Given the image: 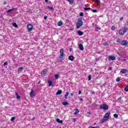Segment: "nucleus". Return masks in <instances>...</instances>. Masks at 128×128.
<instances>
[{
	"label": "nucleus",
	"mask_w": 128,
	"mask_h": 128,
	"mask_svg": "<svg viewBox=\"0 0 128 128\" xmlns=\"http://www.w3.org/2000/svg\"><path fill=\"white\" fill-rule=\"evenodd\" d=\"M84 23L82 22V18H78V21L76 24V27L77 28H80V26H82Z\"/></svg>",
	"instance_id": "obj_1"
},
{
	"label": "nucleus",
	"mask_w": 128,
	"mask_h": 128,
	"mask_svg": "<svg viewBox=\"0 0 128 128\" xmlns=\"http://www.w3.org/2000/svg\"><path fill=\"white\" fill-rule=\"evenodd\" d=\"M110 112L106 113L103 118L101 120V122H106L108 120V118H110Z\"/></svg>",
	"instance_id": "obj_2"
},
{
	"label": "nucleus",
	"mask_w": 128,
	"mask_h": 128,
	"mask_svg": "<svg viewBox=\"0 0 128 128\" xmlns=\"http://www.w3.org/2000/svg\"><path fill=\"white\" fill-rule=\"evenodd\" d=\"M100 108L104 110H108V105L106 104L100 105Z\"/></svg>",
	"instance_id": "obj_3"
},
{
	"label": "nucleus",
	"mask_w": 128,
	"mask_h": 128,
	"mask_svg": "<svg viewBox=\"0 0 128 128\" xmlns=\"http://www.w3.org/2000/svg\"><path fill=\"white\" fill-rule=\"evenodd\" d=\"M60 62H62V60L64 59H62V58L64 56V48H62L60 50Z\"/></svg>",
	"instance_id": "obj_4"
},
{
	"label": "nucleus",
	"mask_w": 128,
	"mask_h": 128,
	"mask_svg": "<svg viewBox=\"0 0 128 128\" xmlns=\"http://www.w3.org/2000/svg\"><path fill=\"white\" fill-rule=\"evenodd\" d=\"M27 28L28 30V32H32V28H34V26L32 24H29L27 26Z\"/></svg>",
	"instance_id": "obj_5"
},
{
	"label": "nucleus",
	"mask_w": 128,
	"mask_h": 128,
	"mask_svg": "<svg viewBox=\"0 0 128 128\" xmlns=\"http://www.w3.org/2000/svg\"><path fill=\"white\" fill-rule=\"evenodd\" d=\"M128 42L126 40H124L122 41V46H128Z\"/></svg>",
	"instance_id": "obj_6"
},
{
	"label": "nucleus",
	"mask_w": 128,
	"mask_h": 128,
	"mask_svg": "<svg viewBox=\"0 0 128 128\" xmlns=\"http://www.w3.org/2000/svg\"><path fill=\"white\" fill-rule=\"evenodd\" d=\"M46 70H44L42 72H41V74L42 76H46Z\"/></svg>",
	"instance_id": "obj_7"
},
{
	"label": "nucleus",
	"mask_w": 128,
	"mask_h": 128,
	"mask_svg": "<svg viewBox=\"0 0 128 128\" xmlns=\"http://www.w3.org/2000/svg\"><path fill=\"white\" fill-rule=\"evenodd\" d=\"M109 60H116V56H109Z\"/></svg>",
	"instance_id": "obj_8"
},
{
	"label": "nucleus",
	"mask_w": 128,
	"mask_h": 128,
	"mask_svg": "<svg viewBox=\"0 0 128 128\" xmlns=\"http://www.w3.org/2000/svg\"><path fill=\"white\" fill-rule=\"evenodd\" d=\"M120 72H122V74H126L128 72V70L126 69H122Z\"/></svg>",
	"instance_id": "obj_9"
},
{
	"label": "nucleus",
	"mask_w": 128,
	"mask_h": 128,
	"mask_svg": "<svg viewBox=\"0 0 128 128\" xmlns=\"http://www.w3.org/2000/svg\"><path fill=\"white\" fill-rule=\"evenodd\" d=\"M68 60H71V62H74V56H70L68 57Z\"/></svg>",
	"instance_id": "obj_10"
},
{
	"label": "nucleus",
	"mask_w": 128,
	"mask_h": 128,
	"mask_svg": "<svg viewBox=\"0 0 128 128\" xmlns=\"http://www.w3.org/2000/svg\"><path fill=\"white\" fill-rule=\"evenodd\" d=\"M79 48L80 50H84V46L82 45V44H80L79 45Z\"/></svg>",
	"instance_id": "obj_11"
},
{
	"label": "nucleus",
	"mask_w": 128,
	"mask_h": 128,
	"mask_svg": "<svg viewBox=\"0 0 128 128\" xmlns=\"http://www.w3.org/2000/svg\"><path fill=\"white\" fill-rule=\"evenodd\" d=\"M78 34L80 36H82V34H84V32L80 30H79L78 32Z\"/></svg>",
	"instance_id": "obj_12"
},
{
	"label": "nucleus",
	"mask_w": 128,
	"mask_h": 128,
	"mask_svg": "<svg viewBox=\"0 0 128 128\" xmlns=\"http://www.w3.org/2000/svg\"><path fill=\"white\" fill-rule=\"evenodd\" d=\"M62 90H58L57 92L56 93V96H58L60 94H62Z\"/></svg>",
	"instance_id": "obj_13"
},
{
	"label": "nucleus",
	"mask_w": 128,
	"mask_h": 128,
	"mask_svg": "<svg viewBox=\"0 0 128 128\" xmlns=\"http://www.w3.org/2000/svg\"><path fill=\"white\" fill-rule=\"evenodd\" d=\"M66 1L68 2L70 4H74V0H66Z\"/></svg>",
	"instance_id": "obj_14"
},
{
	"label": "nucleus",
	"mask_w": 128,
	"mask_h": 128,
	"mask_svg": "<svg viewBox=\"0 0 128 128\" xmlns=\"http://www.w3.org/2000/svg\"><path fill=\"white\" fill-rule=\"evenodd\" d=\"M56 122L59 124H62V120H60V118H58L56 119Z\"/></svg>",
	"instance_id": "obj_15"
},
{
	"label": "nucleus",
	"mask_w": 128,
	"mask_h": 128,
	"mask_svg": "<svg viewBox=\"0 0 128 128\" xmlns=\"http://www.w3.org/2000/svg\"><path fill=\"white\" fill-rule=\"evenodd\" d=\"M34 90H31V92H30V96L31 98H34Z\"/></svg>",
	"instance_id": "obj_16"
},
{
	"label": "nucleus",
	"mask_w": 128,
	"mask_h": 128,
	"mask_svg": "<svg viewBox=\"0 0 128 128\" xmlns=\"http://www.w3.org/2000/svg\"><path fill=\"white\" fill-rule=\"evenodd\" d=\"M78 112H80V110H78V108L76 109V112H74V116H76V114H78Z\"/></svg>",
	"instance_id": "obj_17"
},
{
	"label": "nucleus",
	"mask_w": 128,
	"mask_h": 128,
	"mask_svg": "<svg viewBox=\"0 0 128 128\" xmlns=\"http://www.w3.org/2000/svg\"><path fill=\"white\" fill-rule=\"evenodd\" d=\"M58 26H62V22L60 21V22H58Z\"/></svg>",
	"instance_id": "obj_18"
},
{
	"label": "nucleus",
	"mask_w": 128,
	"mask_h": 128,
	"mask_svg": "<svg viewBox=\"0 0 128 128\" xmlns=\"http://www.w3.org/2000/svg\"><path fill=\"white\" fill-rule=\"evenodd\" d=\"M47 8L50 10H54V8L53 7L48 6Z\"/></svg>",
	"instance_id": "obj_19"
},
{
	"label": "nucleus",
	"mask_w": 128,
	"mask_h": 128,
	"mask_svg": "<svg viewBox=\"0 0 128 128\" xmlns=\"http://www.w3.org/2000/svg\"><path fill=\"white\" fill-rule=\"evenodd\" d=\"M119 34H120V36H123V34H124V31L120 30L119 31Z\"/></svg>",
	"instance_id": "obj_20"
},
{
	"label": "nucleus",
	"mask_w": 128,
	"mask_h": 128,
	"mask_svg": "<svg viewBox=\"0 0 128 128\" xmlns=\"http://www.w3.org/2000/svg\"><path fill=\"white\" fill-rule=\"evenodd\" d=\"M48 84H49V86H52V82L48 80Z\"/></svg>",
	"instance_id": "obj_21"
},
{
	"label": "nucleus",
	"mask_w": 128,
	"mask_h": 128,
	"mask_svg": "<svg viewBox=\"0 0 128 128\" xmlns=\"http://www.w3.org/2000/svg\"><path fill=\"white\" fill-rule=\"evenodd\" d=\"M62 104H63V106H68V102H62Z\"/></svg>",
	"instance_id": "obj_22"
},
{
	"label": "nucleus",
	"mask_w": 128,
	"mask_h": 128,
	"mask_svg": "<svg viewBox=\"0 0 128 128\" xmlns=\"http://www.w3.org/2000/svg\"><path fill=\"white\" fill-rule=\"evenodd\" d=\"M12 24L14 26V28H18V24H16V23L14 22Z\"/></svg>",
	"instance_id": "obj_23"
},
{
	"label": "nucleus",
	"mask_w": 128,
	"mask_h": 128,
	"mask_svg": "<svg viewBox=\"0 0 128 128\" xmlns=\"http://www.w3.org/2000/svg\"><path fill=\"white\" fill-rule=\"evenodd\" d=\"M14 10V8L10 9L9 10H7L6 12H8V14L10 12H12V10Z\"/></svg>",
	"instance_id": "obj_24"
},
{
	"label": "nucleus",
	"mask_w": 128,
	"mask_h": 128,
	"mask_svg": "<svg viewBox=\"0 0 128 128\" xmlns=\"http://www.w3.org/2000/svg\"><path fill=\"white\" fill-rule=\"evenodd\" d=\"M68 96V92H66V94L64 95V98L67 100Z\"/></svg>",
	"instance_id": "obj_25"
},
{
	"label": "nucleus",
	"mask_w": 128,
	"mask_h": 128,
	"mask_svg": "<svg viewBox=\"0 0 128 128\" xmlns=\"http://www.w3.org/2000/svg\"><path fill=\"white\" fill-rule=\"evenodd\" d=\"M54 78L56 80H58V78H60V75L59 74H55Z\"/></svg>",
	"instance_id": "obj_26"
},
{
	"label": "nucleus",
	"mask_w": 128,
	"mask_h": 128,
	"mask_svg": "<svg viewBox=\"0 0 128 128\" xmlns=\"http://www.w3.org/2000/svg\"><path fill=\"white\" fill-rule=\"evenodd\" d=\"M128 28H126L123 29L122 31L124 32V34H126V32H128Z\"/></svg>",
	"instance_id": "obj_27"
},
{
	"label": "nucleus",
	"mask_w": 128,
	"mask_h": 128,
	"mask_svg": "<svg viewBox=\"0 0 128 128\" xmlns=\"http://www.w3.org/2000/svg\"><path fill=\"white\" fill-rule=\"evenodd\" d=\"M16 98H18V100H20V96H18V92L16 93Z\"/></svg>",
	"instance_id": "obj_28"
},
{
	"label": "nucleus",
	"mask_w": 128,
	"mask_h": 128,
	"mask_svg": "<svg viewBox=\"0 0 128 128\" xmlns=\"http://www.w3.org/2000/svg\"><path fill=\"white\" fill-rule=\"evenodd\" d=\"M114 118H118V115L116 114H114Z\"/></svg>",
	"instance_id": "obj_29"
},
{
	"label": "nucleus",
	"mask_w": 128,
	"mask_h": 128,
	"mask_svg": "<svg viewBox=\"0 0 128 128\" xmlns=\"http://www.w3.org/2000/svg\"><path fill=\"white\" fill-rule=\"evenodd\" d=\"M24 68L23 67H20L18 70V72H22V70H24Z\"/></svg>",
	"instance_id": "obj_30"
},
{
	"label": "nucleus",
	"mask_w": 128,
	"mask_h": 128,
	"mask_svg": "<svg viewBox=\"0 0 128 128\" xmlns=\"http://www.w3.org/2000/svg\"><path fill=\"white\" fill-rule=\"evenodd\" d=\"M124 90L128 92V86H126V88H124Z\"/></svg>",
	"instance_id": "obj_31"
},
{
	"label": "nucleus",
	"mask_w": 128,
	"mask_h": 128,
	"mask_svg": "<svg viewBox=\"0 0 128 128\" xmlns=\"http://www.w3.org/2000/svg\"><path fill=\"white\" fill-rule=\"evenodd\" d=\"M90 10V8H84V10Z\"/></svg>",
	"instance_id": "obj_32"
},
{
	"label": "nucleus",
	"mask_w": 128,
	"mask_h": 128,
	"mask_svg": "<svg viewBox=\"0 0 128 128\" xmlns=\"http://www.w3.org/2000/svg\"><path fill=\"white\" fill-rule=\"evenodd\" d=\"M96 32H98V30H100V28L98 26L96 27Z\"/></svg>",
	"instance_id": "obj_33"
},
{
	"label": "nucleus",
	"mask_w": 128,
	"mask_h": 128,
	"mask_svg": "<svg viewBox=\"0 0 128 128\" xmlns=\"http://www.w3.org/2000/svg\"><path fill=\"white\" fill-rule=\"evenodd\" d=\"M92 80V75H90L88 76V80Z\"/></svg>",
	"instance_id": "obj_34"
},
{
	"label": "nucleus",
	"mask_w": 128,
	"mask_h": 128,
	"mask_svg": "<svg viewBox=\"0 0 128 128\" xmlns=\"http://www.w3.org/2000/svg\"><path fill=\"white\" fill-rule=\"evenodd\" d=\"M111 30H116V27L114 26H112Z\"/></svg>",
	"instance_id": "obj_35"
},
{
	"label": "nucleus",
	"mask_w": 128,
	"mask_h": 128,
	"mask_svg": "<svg viewBox=\"0 0 128 128\" xmlns=\"http://www.w3.org/2000/svg\"><path fill=\"white\" fill-rule=\"evenodd\" d=\"M14 120H16V117H12L11 118V122H14Z\"/></svg>",
	"instance_id": "obj_36"
},
{
	"label": "nucleus",
	"mask_w": 128,
	"mask_h": 128,
	"mask_svg": "<svg viewBox=\"0 0 128 128\" xmlns=\"http://www.w3.org/2000/svg\"><path fill=\"white\" fill-rule=\"evenodd\" d=\"M80 16H84V12H81L80 14Z\"/></svg>",
	"instance_id": "obj_37"
},
{
	"label": "nucleus",
	"mask_w": 128,
	"mask_h": 128,
	"mask_svg": "<svg viewBox=\"0 0 128 128\" xmlns=\"http://www.w3.org/2000/svg\"><path fill=\"white\" fill-rule=\"evenodd\" d=\"M4 66H8V62H5L4 64Z\"/></svg>",
	"instance_id": "obj_38"
},
{
	"label": "nucleus",
	"mask_w": 128,
	"mask_h": 128,
	"mask_svg": "<svg viewBox=\"0 0 128 128\" xmlns=\"http://www.w3.org/2000/svg\"><path fill=\"white\" fill-rule=\"evenodd\" d=\"M120 79L118 77L116 79V82H120Z\"/></svg>",
	"instance_id": "obj_39"
},
{
	"label": "nucleus",
	"mask_w": 128,
	"mask_h": 128,
	"mask_svg": "<svg viewBox=\"0 0 128 128\" xmlns=\"http://www.w3.org/2000/svg\"><path fill=\"white\" fill-rule=\"evenodd\" d=\"M116 42H120V39L118 38V39L117 40H116Z\"/></svg>",
	"instance_id": "obj_40"
},
{
	"label": "nucleus",
	"mask_w": 128,
	"mask_h": 128,
	"mask_svg": "<svg viewBox=\"0 0 128 128\" xmlns=\"http://www.w3.org/2000/svg\"><path fill=\"white\" fill-rule=\"evenodd\" d=\"M118 100H119L120 102H122V98H120L118 99Z\"/></svg>",
	"instance_id": "obj_41"
},
{
	"label": "nucleus",
	"mask_w": 128,
	"mask_h": 128,
	"mask_svg": "<svg viewBox=\"0 0 128 128\" xmlns=\"http://www.w3.org/2000/svg\"><path fill=\"white\" fill-rule=\"evenodd\" d=\"M108 45V42H105L104 44V46H106Z\"/></svg>",
	"instance_id": "obj_42"
},
{
	"label": "nucleus",
	"mask_w": 128,
	"mask_h": 128,
	"mask_svg": "<svg viewBox=\"0 0 128 128\" xmlns=\"http://www.w3.org/2000/svg\"><path fill=\"white\" fill-rule=\"evenodd\" d=\"M122 20H124V17H121L120 18V22H122Z\"/></svg>",
	"instance_id": "obj_43"
},
{
	"label": "nucleus",
	"mask_w": 128,
	"mask_h": 128,
	"mask_svg": "<svg viewBox=\"0 0 128 128\" xmlns=\"http://www.w3.org/2000/svg\"><path fill=\"white\" fill-rule=\"evenodd\" d=\"M92 12H98V10H92Z\"/></svg>",
	"instance_id": "obj_44"
},
{
	"label": "nucleus",
	"mask_w": 128,
	"mask_h": 128,
	"mask_svg": "<svg viewBox=\"0 0 128 128\" xmlns=\"http://www.w3.org/2000/svg\"><path fill=\"white\" fill-rule=\"evenodd\" d=\"M112 70V67H110L108 68V70Z\"/></svg>",
	"instance_id": "obj_45"
},
{
	"label": "nucleus",
	"mask_w": 128,
	"mask_h": 128,
	"mask_svg": "<svg viewBox=\"0 0 128 128\" xmlns=\"http://www.w3.org/2000/svg\"><path fill=\"white\" fill-rule=\"evenodd\" d=\"M76 118H73V120H74V122H76Z\"/></svg>",
	"instance_id": "obj_46"
},
{
	"label": "nucleus",
	"mask_w": 128,
	"mask_h": 128,
	"mask_svg": "<svg viewBox=\"0 0 128 128\" xmlns=\"http://www.w3.org/2000/svg\"><path fill=\"white\" fill-rule=\"evenodd\" d=\"M122 62H126V59H122Z\"/></svg>",
	"instance_id": "obj_47"
},
{
	"label": "nucleus",
	"mask_w": 128,
	"mask_h": 128,
	"mask_svg": "<svg viewBox=\"0 0 128 128\" xmlns=\"http://www.w3.org/2000/svg\"><path fill=\"white\" fill-rule=\"evenodd\" d=\"M79 100H80V102H82V98H79Z\"/></svg>",
	"instance_id": "obj_48"
},
{
	"label": "nucleus",
	"mask_w": 128,
	"mask_h": 128,
	"mask_svg": "<svg viewBox=\"0 0 128 128\" xmlns=\"http://www.w3.org/2000/svg\"><path fill=\"white\" fill-rule=\"evenodd\" d=\"M47 18H48V16H44V20H46Z\"/></svg>",
	"instance_id": "obj_49"
},
{
	"label": "nucleus",
	"mask_w": 128,
	"mask_h": 128,
	"mask_svg": "<svg viewBox=\"0 0 128 128\" xmlns=\"http://www.w3.org/2000/svg\"><path fill=\"white\" fill-rule=\"evenodd\" d=\"M82 94V91L79 90L78 94Z\"/></svg>",
	"instance_id": "obj_50"
},
{
	"label": "nucleus",
	"mask_w": 128,
	"mask_h": 128,
	"mask_svg": "<svg viewBox=\"0 0 128 128\" xmlns=\"http://www.w3.org/2000/svg\"><path fill=\"white\" fill-rule=\"evenodd\" d=\"M94 1L95 2H98V0H94Z\"/></svg>",
	"instance_id": "obj_51"
},
{
	"label": "nucleus",
	"mask_w": 128,
	"mask_h": 128,
	"mask_svg": "<svg viewBox=\"0 0 128 128\" xmlns=\"http://www.w3.org/2000/svg\"><path fill=\"white\" fill-rule=\"evenodd\" d=\"M70 96H74V93H71V94H70Z\"/></svg>",
	"instance_id": "obj_52"
},
{
	"label": "nucleus",
	"mask_w": 128,
	"mask_h": 128,
	"mask_svg": "<svg viewBox=\"0 0 128 128\" xmlns=\"http://www.w3.org/2000/svg\"><path fill=\"white\" fill-rule=\"evenodd\" d=\"M45 2H48V0H45Z\"/></svg>",
	"instance_id": "obj_53"
},
{
	"label": "nucleus",
	"mask_w": 128,
	"mask_h": 128,
	"mask_svg": "<svg viewBox=\"0 0 128 128\" xmlns=\"http://www.w3.org/2000/svg\"><path fill=\"white\" fill-rule=\"evenodd\" d=\"M6 4V2H4V4Z\"/></svg>",
	"instance_id": "obj_54"
},
{
	"label": "nucleus",
	"mask_w": 128,
	"mask_h": 128,
	"mask_svg": "<svg viewBox=\"0 0 128 128\" xmlns=\"http://www.w3.org/2000/svg\"><path fill=\"white\" fill-rule=\"evenodd\" d=\"M98 60H100L99 59H96V61L98 62Z\"/></svg>",
	"instance_id": "obj_55"
},
{
	"label": "nucleus",
	"mask_w": 128,
	"mask_h": 128,
	"mask_svg": "<svg viewBox=\"0 0 128 128\" xmlns=\"http://www.w3.org/2000/svg\"><path fill=\"white\" fill-rule=\"evenodd\" d=\"M98 127H92L91 128H97Z\"/></svg>",
	"instance_id": "obj_56"
},
{
	"label": "nucleus",
	"mask_w": 128,
	"mask_h": 128,
	"mask_svg": "<svg viewBox=\"0 0 128 128\" xmlns=\"http://www.w3.org/2000/svg\"><path fill=\"white\" fill-rule=\"evenodd\" d=\"M38 84H40V81H39V82H38Z\"/></svg>",
	"instance_id": "obj_57"
},
{
	"label": "nucleus",
	"mask_w": 128,
	"mask_h": 128,
	"mask_svg": "<svg viewBox=\"0 0 128 128\" xmlns=\"http://www.w3.org/2000/svg\"><path fill=\"white\" fill-rule=\"evenodd\" d=\"M88 114H90V112H88Z\"/></svg>",
	"instance_id": "obj_58"
},
{
	"label": "nucleus",
	"mask_w": 128,
	"mask_h": 128,
	"mask_svg": "<svg viewBox=\"0 0 128 128\" xmlns=\"http://www.w3.org/2000/svg\"><path fill=\"white\" fill-rule=\"evenodd\" d=\"M95 124H96V123H94V126Z\"/></svg>",
	"instance_id": "obj_59"
},
{
	"label": "nucleus",
	"mask_w": 128,
	"mask_h": 128,
	"mask_svg": "<svg viewBox=\"0 0 128 128\" xmlns=\"http://www.w3.org/2000/svg\"><path fill=\"white\" fill-rule=\"evenodd\" d=\"M34 118H32V120H34Z\"/></svg>",
	"instance_id": "obj_60"
},
{
	"label": "nucleus",
	"mask_w": 128,
	"mask_h": 128,
	"mask_svg": "<svg viewBox=\"0 0 128 128\" xmlns=\"http://www.w3.org/2000/svg\"><path fill=\"white\" fill-rule=\"evenodd\" d=\"M72 50V48H70V52Z\"/></svg>",
	"instance_id": "obj_61"
},
{
	"label": "nucleus",
	"mask_w": 128,
	"mask_h": 128,
	"mask_svg": "<svg viewBox=\"0 0 128 128\" xmlns=\"http://www.w3.org/2000/svg\"><path fill=\"white\" fill-rule=\"evenodd\" d=\"M127 24H128V22H127Z\"/></svg>",
	"instance_id": "obj_62"
}]
</instances>
